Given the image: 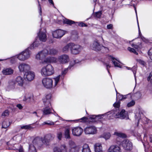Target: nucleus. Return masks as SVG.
<instances>
[{"mask_svg": "<svg viewBox=\"0 0 152 152\" xmlns=\"http://www.w3.org/2000/svg\"><path fill=\"white\" fill-rule=\"evenodd\" d=\"M39 43L36 40L30 46L26 49L17 55V58L20 60L24 61L30 58L31 53L29 50V49H33L37 47Z\"/></svg>", "mask_w": 152, "mask_h": 152, "instance_id": "obj_1", "label": "nucleus"}, {"mask_svg": "<svg viewBox=\"0 0 152 152\" xmlns=\"http://www.w3.org/2000/svg\"><path fill=\"white\" fill-rule=\"evenodd\" d=\"M58 52V51L54 48L44 49L37 54L36 58L38 60H42L48 55H55L57 54Z\"/></svg>", "mask_w": 152, "mask_h": 152, "instance_id": "obj_2", "label": "nucleus"}, {"mask_svg": "<svg viewBox=\"0 0 152 152\" xmlns=\"http://www.w3.org/2000/svg\"><path fill=\"white\" fill-rule=\"evenodd\" d=\"M41 75L43 77L50 76L54 73V68L50 64L42 67L40 70Z\"/></svg>", "mask_w": 152, "mask_h": 152, "instance_id": "obj_3", "label": "nucleus"}, {"mask_svg": "<svg viewBox=\"0 0 152 152\" xmlns=\"http://www.w3.org/2000/svg\"><path fill=\"white\" fill-rule=\"evenodd\" d=\"M23 134H19L14 136L12 139L7 142L8 147L14 146L15 144L21 142L23 138Z\"/></svg>", "mask_w": 152, "mask_h": 152, "instance_id": "obj_4", "label": "nucleus"}, {"mask_svg": "<svg viewBox=\"0 0 152 152\" xmlns=\"http://www.w3.org/2000/svg\"><path fill=\"white\" fill-rule=\"evenodd\" d=\"M43 86L47 89H51L53 87V79L49 77H45L42 80Z\"/></svg>", "mask_w": 152, "mask_h": 152, "instance_id": "obj_5", "label": "nucleus"}, {"mask_svg": "<svg viewBox=\"0 0 152 152\" xmlns=\"http://www.w3.org/2000/svg\"><path fill=\"white\" fill-rule=\"evenodd\" d=\"M50 141L45 138H40L39 137H36L35 138L33 141V144L35 145L41 146L42 145V144L48 145L50 144Z\"/></svg>", "mask_w": 152, "mask_h": 152, "instance_id": "obj_6", "label": "nucleus"}, {"mask_svg": "<svg viewBox=\"0 0 152 152\" xmlns=\"http://www.w3.org/2000/svg\"><path fill=\"white\" fill-rule=\"evenodd\" d=\"M82 48L80 45L72 42L70 50L71 53L72 54L74 55L79 54Z\"/></svg>", "mask_w": 152, "mask_h": 152, "instance_id": "obj_7", "label": "nucleus"}, {"mask_svg": "<svg viewBox=\"0 0 152 152\" xmlns=\"http://www.w3.org/2000/svg\"><path fill=\"white\" fill-rule=\"evenodd\" d=\"M69 60V56L66 54H63L59 56L58 58V62L60 64H65L68 63Z\"/></svg>", "mask_w": 152, "mask_h": 152, "instance_id": "obj_8", "label": "nucleus"}, {"mask_svg": "<svg viewBox=\"0 0 152 152\" xmlns=\"http://www.w3.org/2000/svg\"><path fill=\"white\" fill-rule=\"evenodd\" d=\"M84 132L86 134H94L97 133V129L96 127L91 126L86 127L84 129Z\"/></svg>", "mask_w": 152, "mask_h": 152, "instance_id": "obj_9", "label": "nucleus"}, {"mask_svg": "<svg viewBox=\"0 0 152 152\" xmlns=\"http://www.w3.org/2000/svg\"><path fill=\"white\" fill-rule=\"evenodd\" d=\"M66 33V31L58 29L53 31L52 35L54 38L58 39L62 37Z\"/></svg>", "mask_w": 152, "mask_h": 152, "instance_id": "obj_10", "label": "nucleus"}, {"mask_svg": "<svg viewBox=\"0 0 152 152\" xmlns=\"http://www.w3.org/2000/svg\"><path fill=\"white\" fill-rule=\"evenodd\" d=\"M121 145L126 150L130 151L132 148V144L130 141L128 140H123L121 142Z\"/></svg>", "mask_w": 152, "mask_h": 152, "instance_id": "obj_11", "label": "nucleus"}, {"mask_svg": "<svg viewBox=\"0 0 152 152\" xmlns=\"http://www.w3.org/2000/svg\"><path fill=\"white\" fill-rule=\"evenodd\" d=\"M35 76L34 73L31 71H27L25 72L24 77L25 80L31 81L34 80Z\"/></svg>", "mask_w": 152, "mask_h": 152, "instance_id": "obj_12", "label": "nucleus"}, {"mask_svg": "<svg viewBox=\"0 0 152 152\" xmlns=\"http://www.w3.org/2000/svg\"><path fill=\"white\" fill-rule=\"evenodd\" d=\"M102 47V45L97 41H94L90 45L91 48L96 51H100Z\"/></svg>", "mask_w": 152, "mask_h": 152, "instance_id": "obj_13", "label": "nucleus"}, {"mask_svg": "<svg viewBox=\"0 0 152 152\" xmlns=\"http://www.w3.org/2000/svg\"><path fill=\"white\" fill-rule=\"evenodd\" d=\"M19 87L16 86L15 82L12 80L8 82V84L6 87V90L8 91L18 89Z\"/></svg>", "mask_w": 152, "mask_h": 152, "instance_id": "obj_14", "label": "nucleus"}, {"mask_svg": "<svg viewBox=\"0 0 152 152\" xmlns=\"http://www.w3.org/2000/svg\"><path fill=\"white\" fill-rule=\"evenodd\" d=\"M18 68L20 72H25L30 69V66L28 64L21 63L18 66Z\"/></svg>", "mask_w": 152, "mask_h": 152, "instance_id": "obj_15", "label": "nucleus"}, {"mask_svg": "<svg viewBox=\"0 0 152 152\" xmlns=\"http://www.w3.org/2000/svg\"><path fill=\"white\" fill-rule=\"evenodd\" d=\"M107 152H122V151L120 146L115 145L110 146Z\"/></svg>", "mask_w": 152, "mask_h": 152, "instance_id": "obj_16", "label": "nucleus"}, {"mask_svg": "<svg viewBox=\"0 0 152 152\" xmlns=\"http://www.w3.org/2000/svg\"><path fill=\"white\" fill-rule=\"evenodd\" d=\"M114 116L116 118H120L122 119H128V115L126 113L125 111L124 110H122L120 112L118 113Z\"/></svg>", "mask_w": 152, "mask_h": 152, "instance_id": "obj_17", "label": "nucleus"}, {"mask_svg": "<svg viewBox=\"0 0 152 152\" xmlns=\"http://www.w3.org/2000/svg\"><path fill=\"white\" fill-rule=\"evenodd\" d=\"M51 98V94H49L45 96L43 98V102L45 106H51V105L50 103Z\"/></svg>", "mask_w": 152, "mask_h": 152, "instance_id": "obj_18", "label": "nucleus"}, {"mask_svg": "<svg viewBox=\"0 0 152 152\" xmlns=\"http://www.w3.org/2000/svg\"><path fill=\"white\" fill-rule=\"evenodd\" d=\"M83 131V129L79 127H74L72 129V133L74 136H79L81 135Z\"/></svg>", "mask_w": 152, "mask_h": 152, "instance_id": "obj_19", "label": "nucleus"}, {"mask_svg": "<svg viewBox=\"0 0 152 152\" xmlns=\"http://www.w3.org/2000/svg\"><path fill=\"white\" fill-rule=\"evenodd\" d=\"M52 110L51 106H45V107L42 110L43 114L40 119L43 117V115H49L52 113Z\"/></svg>", "mask_w": 152, "mask_h": 152, "instance_id": "obj_20", "label": "nucleus"}, {"mask_svg": "<svg viewBox=\"0 0 152 152\" xmlns=\"http://www.w3.org/2000/svg\"><path fill=\"white\" fill-rule=\"evenodd\" d=\"M15 82L17 86L20 87H23L24 83L23 79L20 76L16 78Z\"/></svg>", "mask_w": 152, "mask_h": 152, "instance_id": "obj_21", "label": "nucleus"}, {"mask_svg": "<svg viewBox=\"0 0 152 152\" xmlns=\"http://www.w3.org/2000/svg\"><path fill=\"white\" fill-rule=\"evenodd\" d=\"M109 59L111 60L115 67L121 68V65L120 64V62L117 59L111 56L109 57Z\"/></svg>", "mask_w": 152, "mask_h": 152, "instance_id": "obj_22", "label": "nucleus"}, {"mask_svg": "<svg viewBox=\"0 0 152 152\" xmlns=\"http://www.w3.org/2000/svg\"><path fill=\"white\" fill-rule=\"evenodd\" d=\"M38 36L40 41L44 42L47 40V35L45 32H42L40 30Z\"/></svg>", "mask_w": 152, "mask_h": 152, "instance_id": "obj_23", "label": "nucleus"}, {"mask_svg": "<svg viewBox=\"0 0 152 152\" xmlns=\"http://www.w3.org/2000/svg\"><path fill=\"white\" fill-rule=\"evenodd\" d=\"M44 61L45 62L48 63H56L58 62V58L54 57H49L45 58Z\"/></svg>", "mask_w": 152, "mask_h": 152, "instance_id": "obj_24", "label": "nucleus"}, {"mask_svg": "<svg viewBox=\"0 0 152 152\" xmlns=\"http://www.w3.org/2000/svg\"><path fill=\"white\" fill-rule=\"evenodd\" d=\"M14 70L10 68H5L2 71V74L4 75H10L13 74Z\"/></svg>", "mask_w": 152, "mask_h": 152, "instance_id": "obj_25", "label": "nucleus"}, {"mask_svg": "<svg viewBox=\"0 0 152 152\" xmlns=\"http://www.w3.org/2000/svg\"><path fill=\"white\" fill-rule=\"evenodd\" d=\"M62 76L61 75H59L57 76L53 77V79L54 81V83L53 84V88H55L58 85L61 79H63Z\"/></svg>", "mask_w": 152, "mask_h": 152, "instance_id": "obj_26", "label": "nucleus"}, {"mask_svg": "<svg viewBox=\"0 0 152 152\" xmlns=\"http://www.w3.org/2000/svg\"><path fill=\"white\" fill-rule=\"evenodd\" d=\"M94 147L95 152H102V148L101 143H96L94 145Z\"/></svg>", "mask_w": 152, "mask_h": 152, "instance_id": "obj_27", "label": "nucleus"}, {"mask_svg": "<svg viewBox=\"0 0 152 152\" xmlns=\"http://www.w3.org/2000/svg\"><path fill=\"white\" fill-rule=\"evenodd\" d=\"M72 42L69 43L64 45L62 48V50L63 52L67 53L69 52V49L71 50Z\"/></svg>", "mask_w": 152, "mask_h": 152, "instance_id": "obj_28", "label": "nucleus"}, {"mask_svg": "<svg viewBox=\"0 0 152 152\" xmlns=\"http://www.w3.org/2000/svg\"><path fill=\"white\" fill-rule=\"evenodd\" d=\"M33 99V96L29 94H26L25 95L23 100L27 102H30Z\"/></svg>", "mask_w": 152, "mask_h": 152, "instance_id": "obj_29", "label": "nucleus"}, {"mask_svg": "<svg viewBox=\"0 0 152 152\" xmlns=\"http://www.w3.org/2000/svg\"><path fill=\"white\" fill-rule=\"evenodd\" d=\"M7 149L9 150H15L18 149V150L19 152H24V149L23 148V146L20 145L19 148H16V147L14 146H11V147H7Z\"/></svg>", "mask_w": 152, "mask_h": 152, "instance_id": "obj_30", "label": "nucleus"}, {"mask_svg": "<svg viewBox=\"0 0 152 152\" xmlns=\"http://www.w3.org/2000/svg\"><path fill=\"white\" fill-rule=\"evenodd\" d=\"M103 115H98L96 116L95 115H91L89 118L91 119L94 120V121H92L95 122L98 119L101 118L102 117V116H103Z\"/></svg>", "mask_w": 152, "mask_h": 152, "instance_id": "obj_31", "label": "nucleus"}, {"mask_svg": "<svg viewBox=\"0 0 152 152\" xmlns=\"http://www.w3.org/2000/svg\"><path fill=\"white\" fill-rule=\"evenodd\" d=\"M82 152H91L90 148L87 144H85L83 145Z\"/></svg>", "mask_w": 152, "mask_h": 152, "instance_id": "obj_32", "label": "nucleus"}, {"mask_svg": "<svg viewBox=\"0 0 152 152\" xmlns=\"http://www.w3.org/2000/svg\"><path fill=\"white\" fill-rule=\"evenodd\" d=\"M28 152H37L35 146L33 144L29 145Z\"/></svg>", "mask_w": 152, "mask_h": 152, "instance_id": "obj_33", "label": "nucleus"}, {"mask_svg": "<svg viewBox=\"0 0 152 152\" xmlns=\"http://www.w3.org/2000/svg\"><path fill=\"white\" fill-rule=\"evenodd\" d=\"M10 125V122L8 121H4L2 123V128L6 129Z\"/></svg>", "mask_w": 152, "mask_h": 152, "instance_id": "obj_34", "label": "nucleus"}, {"mask_svg": "<svg viewBox=\"0 0 152 152\" xmlns=\"http://www.w3.org/2000/svg\"><path fill=\"white\" fill-rule=\"evenodd\" d=\"M111 137V134L110 133H104L102 134L100 137L104 138L106 140L109 139Z\"/></svg>", "mask_w": 152, "mask_h": 152, "instance_id": "obj_35", "label": "nucleus"}, {"mask_svg": "<svg viewBox=\"0 0 152 152\" xmlns=\"http://www.w3.org/2000/svg\"><path fill=\"white\" fill-rule=\"evenodd\" d=\"M65 137L66 139H70V130L69 129L66 128L65 129L64 132Z\"/></svg>", "mask_w": 152, "mask_h": 152, "instance_id": "obj_36", "label": "nucleus"}, {"mask_svg": "<svg viewBox=\"0 0 152 152\" xmlns=\"http://www.w3.org/2000/svg\"><path fill=\"white\" fill-rule=\"evenodd\" d=\"M63 22L64 24H66L69 25H71L75 23L74 21L67 19H63Z\"/></svg>", "mask_w": 152, "mask_h": 152, "instance_id": "obj_37", "label": "nucleus"}, {"mask_svg": "<svg viewBox=\"0 0 152 152\" xmlns=\"http://www.w3.org/2000/svg\"><path fill=\"white\" fill-rule=\"evenodd\" d=\"M114 134L120 137L124 138L125 137H126V136L125 134L118 132H115Z\"/></svg>", "mask_w": 152, "mask_h": 152, "instance_id": "obj_38", "label": "nucleus"}, {"mask_svg": "<svg viewBox=\"0 0 152 152\" xmlns=\"http://www.w3.org/2000/svg\"><path fill=\"white\" fill-rule=\"evenodd\" d=\"M77 61L76 60H73L71 61L68 67V69H71L72 67L75 64L78 62V61Z\"/></svg>", "mask_w": 152, "mask_h": 152, "instance_id": "obj_39", "label": "nucleus"}, {"mask_svg": "<svg viewBox=\"0 0 152 152\" xmlns=\"http://www.w3.org/2000/svg\"><path fill=\"white\" fill-rule=\"evenodd\" d=\"M69 144L71 148L70 149L72 148H75V149H77L75 143L72 140H70L69 141Z\"/></svg>", "mask_w": 152, "mask_h": 152, "instance_id": "obj_40", "label": "nucleus"}, {"mask_svg": "<svg viewBox=\"0 0 152 152\" xmlns=\"http://www.w3.org/2000/svg\"><path fill=\"white\" fill-rule=\"evenodd\" d=\"M132 46L133 48H135L136 49H140L142 47L141 43H138L137 45H135L133 44L132 45Z\"/></svg>", "mask_w": 152, "mask_h": 152, "instance_id": "obj_41", "label": "nucleus"}, {"mask_svg": "<svg viewBox=\"0 0 152 152\" xmlns=\"http://www.w3.org/2000/svg\"><path fill=\"white\" fill-rule=\"evenodd\" d=\"M20 127L21 129H28L32 128V127H31L30 125L20 126Z\"/></svg>", "mask_w": 152, "mask_h": 152, "instance_id": "obj_42", "label": "nucleus"}, {"mask_svg": "<svg viewBox=\"0 0 152 152\" xmlns=\"http://www.w3.org/2000/svg\"><path fill=\"white\" fill-rule=\"evenodd\" d=\"M115 91L116 93V99L118 98L120 100H121L123 99V95L121 94L120 93H118L116 89H115Z\"/></svg>", "mask_w": 152, "mask_h": 152, "instance_id": "obj_43", "label": "nucleus"}, {"mask_svg": "<svg viewBox=\"0 0 152 152\" xmlns=\"http://www.w3.org/2000/svg\"><path fill=\"white\" fill-rule=\"evenodd\" d=\"M102 12L101 11L96 12L94 15V17L96 18H100L102 15Z\"/></svg>", "mask_w": 152, "mask_h": 152, "instance_id": "obj_44", "label": "nucleus"}, {"mask_svg": "<svg viewBox=\"0 0 152 152\" xmlns=\"http://www.w3.org/2000/svg\"><path fill=\"white\" fill-rule=\"evenodd\" d=\"M62 137V132H58L57 133V137L59 140H61V139Z\"/></svg>", "mask_w": 152, "mask_h": 152, "instance_id": "obj_45", "label": "nucleus"}, {"mask_svg": "<svg viewBox=\"0 0 152 152\" xmlns=\"http://www.w3.org/2000/svg\"><path fill=\"white\" fill-rule=\"evenodd\" d=\"M54 123L53 122H51L50 121H48L46 122H45L42 124V125H45V124L49 125H54Z\"/></svg>", "mask_w": 152, "mask_h": 152, "instance_id": "obj_46", "label": "nucleus"}, {"mask_svg": "<svg viewBox=\"0 0 152 152\" xmlns=\"http://www.w3.org/2000/svg\"><path fill=\"white\" fill-rule=\"evenodd\" d=\"M15 57H13L10 60V62L12 64H14L17 62V56Z\"/></svg>", "mask_w": 152, "mask_h": 152, "instance_id": "obj_47", "label": "nucleus"}, {"mask_svg": "<svg viewBox=\"0 0 152 152\" xmlns=\"http://www.w3.org/2000/svg\"><path fill=\"white\" fill-rule=\"evenodd\" d=\"M128 50L130 52L136 54H138L136 52V50L133 48L129 47L128 48Z\"/></svg>", "mask_w": 152, "mask_h": 152, "instance_id": "obj_48", "label": "nucleus"}, {"mask_svg": "<svg viewBox=\"0 0 152 152\" xmlns=\"http://www.w3.org/2000/svg\"><path fill=\"white\" fill-rule=\"evenodd\" d=\"M135 104V102L134 101L132 100L127 104V106L128 107H132Z\"/></svg>", "mask_w": 152, "mask_h": 152, "instance_id": "obj_49", "label": "nucleus"}, {"mask_svg": "<svg viewBox=\"0 0 152 152\" xmlns=\"http://www.w3.org/2000/svg\"><path fill=\"white\" fill-rule=\"evenodd\" d=\"M130 5L131 6H133L134 8V10L136 13V15H137L136 8L135 7V2L134 1H132L131 3H130Z\"/></svg>", "mask_w": 152, "mask_h": 152, "instance_id": "obj_50", "label": "nucleus"}, {"mask_svg": "<svg viewBox=\"0 0 152 152\" xmlns=\"http://www.w3.org/2000/svg\"><path fill=\"white\" fill-rule=\"evenodd\" d=\"M131 70L133 72V73H134V77H135V80H136V78L135 77V74L136 73V71L137 70V67L136 66H133L132 68H131Z\"/></svg>", "mask_w": 152, "mask_h": 152, "instance_id": "obj_51", "label": "nucleus"}, {"mask_svg": "<svg viewBox=\"0 0 152 152\" xmlns=\"http://www.w3.org/2000/svg\"><path fill=\"white\" fill-rule=\"evenodd\" d=\"M68 69H65L64 70H62L61 72V76H62V77L63 78L64 75L67 72Z\"/></svg>", "mask_w": 152, "mask_h": 152, "instance_id": "obj_52", "label": "nucleus"}, {"mask_svg": "<svg viewBox=\"0 0 152 152\" xmlns=\"http://www.w3.org/2000/svg\"><path fill=\"white\" fill-rule=\"evenodd\" d=\"M80 122H86L87 121L88 118L85 117H83L79 120Z\"/></svg>", "mask_w": 152, "mask_h": 152, "instance_id": "obj_53", "label": "nucleus"}, {"mask_svg": "<svg viewBox=\"0 0 152 152\" xmlns=\"http://www.w3.org/2000/svg\"><path fill=\"white\" fill-rule=\"evenodd\" d=\"M37 2L38 3V8L39 10V15H42V9L41 7L40 4L39 3V0H37Z\"/></svg>", "mask_w": 152, "mask_h": 152, "instance_id": "obj_54", "label": "nucleus"}, {"mask_svg": "<svg viewBox=\"0 0 152 152\" xmlns=\"http://www.w3.org/2000/svg\"><path fill=\"white\" fill-rule=\"evenodd\" d=\"M51 138V136L50 134H47L45 136L44 138L50 141Z\"/></svg>", "mask_w": 152, "mask_h": 152, "instance_id": "obj_55", "label": "nucleus"}, {"mask_svg": "<svg viewBox=\"0 0 152 152\" xmlns=\"http://www.w3.org/2000/svg\"><path fill=\"white\" fill-rule=\"evenodd\" d=\"M120 102H116L115 103L113 104V106L116 108H118L120 106Z\"/></svg>", "mask_w": 152, "mask_h": 152, "instance_id": "obj_56", "label": "nucleus"}, {"mask_svg": "<svg viewBox=\"0 0 152 152\" xmlns=\"http://www.w3.org/2000/svg\"><path fill=\"white\" fill-rule=\"evenodd\" d=\"M9 112L7 110H5L2 114V116H6L8 115Z\"/></svg>", "mask_w": 152, "mask_h": 152, "instance_id": "obj_57", "label": "nucleus"}, {"mask_svg": "<svg viewBox=\"0 0 152 152\" xmlns=\"http://www.w3.org/2000/svg\"><path fill=\"white\" fill-rule=\"evenodd\" d=\"M104 65H106V68L108 72L109 73H110L108 68H110L111 67V65L108 63H104Z\"/></svg>", "mask_w": 152, "mask_h": 152, "instance_id": "obj_58", "label": "nucleus"}, {"mask_svg": "<svg viewBox=\"0 0 152 152\" xmlns=\"http://www.w3.org/2000/svg\"><path fill=\"white\" fill-rule=\"evenodd\" d=\"M137 61L138 62H139L140 64L143 65H145V63L144 61L141 59H137Z\"/></svg>", "mask_w": 152, "mask_h": 152, "instance_id": "obj_59", "label": "nucleus"}, {"mask_svg": "<svg viewBox=\"0 0 152 152\" xmlns=\"http://www.w3.org/2000/svg\"><path fill=\"white\" fill-rule=\"evenodd\" d=\"M78 25L79 26H80L82 27H86L87 26V25H86V24H85V23H84L82 22L79 23Z\"/></svg>", "mask_w": 152, "mask_h": 152, "instance_id": "obj_60", "label": "nucleus"}, {"mask_svg": "<svg viewBox=\"0 0 152 152\" xmlns=\"http://www.w3.org/2000/svg\"><path fill=\"white\" fill-rule=\"evenodd\" d=\"M69 152H78V151L77 149L72 148L69 149Z\"/></svg>", "mask_w": 152, "mask_h": 152, "instance_id": "obj_61", "label": "nucleus"}, {"mask_svg": "<svg viewBox=\"0 0 152 152\" xmlns=\"http://www.w3.org/2000/svg\"><path fill=\"white\" fill-rule=\"evenodd\" d=\"M101 49L103 50L106 52H107L109 51L108 48L107 47H105L103 46H102V47Z\"/></svg>", "mask_w": 152, "mask_h": 152, "instance_id": "obj_62", "label": "nucleus"}, {"mask_svg": "<svg viewBox=\"0 0 152 152\" xmlns=\"http://www.w3.org/2000/svg\"><path fill=\"white\" fill-rule=\"evenodd\" d=\"M140 114H137L135 116V120L136 121H138V122H139V120L140 119V118L139 116Z\"/></svg>", "mask_w": 152, "mask_h": 152, "instance_id": "obj_63", "label": "nucleus"}, {"mask_svg": "<svg viewBox=\"0 0 152 152\" xmlns=\"http://www.w3.org/2000/svg\"><path fill=\"white\" fill-rule=\"evenodd\" d=\"M107 28L108 29H113V25L112 24H110L107 26Z\"/></svg>", "mask_w": 152, "mask_h": 152, "instance_id": "obj_64", "label": "nucleus"}]
</instances>
